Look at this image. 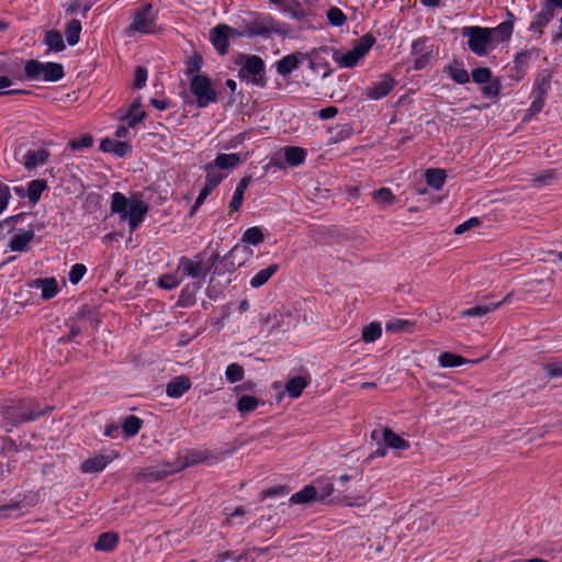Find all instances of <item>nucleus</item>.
Instances as JSON below:
<instances>
[{"label":"nucleus","mask_w":562,"mask_h":562,"mask_svg":"<svg viewBox=\"0 0 562 562\" xmlns=\"http://www.w3.org/2000/svg\"><path fill=\"white\" fill-rule=\"evenodd\" d=\"M374 43L375 37L372 34L367 33L360 40L353 42L352 48L347 53H341L338 49L331 48L333 60L340 68H352L368 54Z\"/></svg>","instance_id":"nucleus-1"},{"label":"nucleus","mask_w":562,"mask_h":562,"mask_svg":"<svg viewBox=\"0 0 562 562\" xmlns=\"http://www.w3.org/2000/svg\"><path fill=\"white\" fill-rule=\"evenodd\" d=\"M24 72L29 80H38L43 76L44 81L56 82L64 78L65 71L61 64L41 63L29 59L24 64Z\"/></svg>","instance_id":"nucleus-2"},{"label":"nucleus","mask_w":562,"mask_h":562,"mask_svg":"<svg viewBox=\"0 0 562 562\" xmlns=\"http://www.w3.org/2000/svg\"><path fill=\"white\" fill-rule=\"evenodd\" d=\"M190 90L196 98L199 108H205L217 101V93L212 88L211 79L205 75H194L191 78Z\"/></svg>","instance_id":"nucleus-3"},{"label":"nucleus","mask_w":562,"mask_h":562,"mask_svg":"<svg viewBox=\"0 0 562 562\" xmlns=\"http://www.w3.org/2000/svg\"><path fill=\"white\" fill-rule=\"evenodd\" d=\"M462 35L468 37L469 48L476 55L487 53V45L492 42V30L481 26H468L462 29Z\"/></svg>","instance_id":"nucleus-4"},{"label":"nucleus","mask_w":562,"mask_h":562,"mask_svg":"<svg viewBox=\"0 0 562 562\" xmlns=\"http://www.w3.org/2000/svg\"><path fill=\"white\" fill-rule=\"evenodd\" d=\"M151 3H145L142 8L133 14L132 23L128 26V32H138L150 34L156 29V18L151 14Z\"/></svg>","instance_id":"nucleus-5"},{"label":"nucleus","mask_w":562,"mask_h":562,"mask_svg":"<svg viewBox=\"0 0 562 562\" xmlns=\"http://www.w3.org/2000/svg\"><path fill=\"white\" fill-rule=\"evenodd\" d=\"M270 33H283L281 25L277 23L271 16L256 15L246 25V35L252 36H268Z\"/></svg>","instance_id":"nucleus-6"},{"label":"nucleus","mask_w":562,"mask_h":562,"mask_svg":"<svg viewBox=\"0 0 562 562\" xmlns=\"http://www.w3.org/2000/svg\"><path fill=\"white\" fill-rule=\"evenodd\" d=\"M265 63L256 55L247 56L245 65L239 69V77L247 79L252 77L251 82L261 88L266 87L267 79L263 75Z\"/></svg>","instance_id":"nucleus-7"},{"label":"nucleus","mask_w":562,"mask_h":562,"mask_svg":"<svg viewBox=\"0 0 562 562\" xmlns=\"http://www.w3.org/2000/svg\"><path fill=\"white\" fill-rule=\"evenodd\" d=\"M179 269L184 276L199 279V286L202 285V281H204L206 274L210 272V267H205L202 260L193 261L187 257L180 259Z\"/></svg>","instance_id":"nucleus-8"},{"label":"nucleus","mask_w":562,"mask_h":562,"mask_svg":"<svg viewBox=\"0 0 562 562\" xmlns=\"http://www.w3.org/2000/svg\"><path fill=\"white\" fill-rule=\"evenodd\" d=\"M229 32L235 30L226 24H218L210 31L211 43L221 55L227 54Z\"/></svg>","instance_id":"nucleus-9"},{"label":"nucleus","mask_w":562,"mask_h":562,"mask_svg":"<svg viewBox=\"0 0 562 562\" xmlns=\"http://www.w3.org/2000/svg\"><path fill=\"white\" fill-rule=\"evenodd\" d=\"M148 211V206L140 200H132L125 213L121 215L122 220H127L130 228L135 229Z\"/></svg>","instance_id":"nucleus-10"},{"label":"nucleus","mask_w":562,"mask_h":562,"mask_svg":"<svg viewBox=\"0 0 562 562\" xmlns=\"http://www.w3.org/2000/svg\"><path fill=\"white\" fill-rule=\"evenodd\" d=\"M175 473L171 463L157 465L155 468L142 469L136 473L138 481L155 482Z\"/></svg>","instance_id":"nucleus-11"},{"label":"nucleus","mask_w":562,"mask_h":562,"mask_svg":"<svg viewBox=\"0 0 562 562\" xmlns=\"http://www.w3.org/2000/svg\"><path fill=\"white\" fill-rule=\"evenodd\" d=\"M289 490L283 486H277L274 488L266 490L260 493L262 501L272 499L267 504L269 508H281L285 506V499L288 498Z\"/></svg>","instance_id":"nucleus-12"},{"label":"nucleus","mask_w":562,"mask_h":562,"mask_svg":"<svg viewBox=\"0 0 562 562\" xmlns=\"http://www.w3.org/2000/svg\"><path fill=\"white\" fill-rule=\"evenodd\" d=\"M116 457V453L113 456L98 454L83 461L80 469L83 473H98L103 471Z\"/></svg>","instance_id":"nucleus-13"},{"label":"nucleus","mask_w":562,"mask_h":562,"mask_svg":"<svg viewBox=\"0 0 562 562\" xmlns=\"http://www.w3.org/2000/svg\"><path fill=\"white\" fill-rule=\"evenodd\" d=\"M191 387V381L186 375L173 378L166 386V393L169 397L178 398Z\"/></svg>","instance_id":"nucleus-14"},{"label":"nucleus","mask_w":562,"mask_h":562,"mask_svg":"<svg viewBox=\"0 0 562 562\" xmlns=\"http://www.w3.org/2000/svg\"><path fill=\"white\" fill-rule=\"evenodd\" d=\"M100 149L104 153H113L117 157H125L132 151L131 145L127 142L104 138L100 143Z\"/></svg>","instance_id":"nucleus-15"},{"label":"nucleus","mask_w":562,"mask_h":562,"mask_svg":"<svg viewBox=\"0 0 562 562\" xmlns=\"http://www.w3.org/2000/svg\"><path fill=\"white\" fill-rule=\"evenodd\" d=\"M35 234L33 229L22 231L19 229L16 234H14L9 243V248L12 251L23 252L27 250V245L34 238Z\"/></svg>","instance_id":"nucleus-16"},{"label":"nucleus","mask_w":562,"mask_h":562,"mask_svg":"<svg viewBox=\"0 0 562 562\" xmlns=\"http://www.w3.org/2000/svg\"><path fill=\"white\" fill-rule=\"evenodd\" d=\"M395 85L394 79L385 77L381 81L375 82L371 88L367 89L366 95L372 100H379L390 93Z\"/></svg>","instance_id":"nucleus-17"},{"label":"nucleus","mask_w":562,"mask_h":562,"mask_svg":"<svg viewBox=\"0 0 562 562\" xmlns=\"http://www.w3.org/2000/svg\"><path fill=\"white\" fill-rule=\"evenodd\" d=\"M49 156V151L45 148H41L38 150H29L24 155V167L27 170H33L38 166L45 165Z\"/></svg>","instance_id":"nucleus-18"},{"label":"nucleus","mask_w":562,"mask_h":562,"mask_svg":"<svg viewBox=\"0 0 562 562\" xmlns=\"http://www.w3.org/2000/svg\"><path fill=\"white\" fill-rule=\"evenodd\" d=\"M282 322L283 315L278 310L269 311L267 313L261 314L260 316L261 328L267 334H270L274 329L279 328Z\"/></svg>","instance_id":"nucleus-19"},{"label":"nucleus","mask_w":562,"mask_h":562,"mask_svg":"<svg viewBox=\"0 0 562 562\" xmlns=\"http://www.w3.org/2000/svg\"><path fill=\"white\" fill-rule=\"evenodd\" d=\"M383 441L387 448L405 450L409 448V442L395 434L391 428L382 429Z\"/></svg>","instance_id":"nucleus-20"},{"label":"nucleus","mask_w":562,"mask_h":562,"mask_svg":"<svg viewBox=\"0 0 562 562\" xmlns=\"http://www.w3.org/2000/svg\"><path fill=\"white\" fill-rule=\"evenodd\" d=\"M209 458L207 452H191L188 456H186L184 459H177L173 463H171L172 469L176 472H179L183 470L184 468H188L190 465L198 464Z\"/></svg>","instance_id":"nucleus-21"},{"label":"nucleus","mask_w":562,"mask_h":562,"mask_svg":"<svg viewBox=\"0 0 562 562\" xmlns=\"http://www.w3.org/2000/svg\"><path fill=\"white\" fill-rule=\"evenodd\" d=\"M119 542V536L116 532L109 531L101 533L93 547L95 551L110 552L112 551Z\"/></svg>","instance_id":"nucleus-22"},{"label":"nucleus","mask_w":562,"mask_h":562,"mask_svg":"<svg viewBox=\"0 0 562 562\" xmlns=\"http://www.w3.org/2000/svg\"><path fill=\"white\" fill-rule=\"evenodd\" d=\"M250 182H251L250 176H246L240 179V181L238 182L236 190L234 192L233 199L229 203L231 211L235 212V211L239 210V207L241 206L243 201H244L245 191Z\"/></svg>","instance_id":"nucleus-23"},{"label":"nucleus","mask_w":562,"mask_h":562,"mask_svg":"<svg viewBox=\"0 0 562 562\" xmlns=\"http://www.w3.org/2000/svg\"><path fill=\"white\" fill-rule=\"evenodd\" d=\"M35 285L41 289L44 300H49L58 293V284L54 278L37 279Z\"/></svg>","instance_id":"nucleus-24"},{"label":"nucleus","mask_w":562,"mask_h":562,"mask_svg":"<svg viewBox=\"0 0 562 562\" xmlns=\"http://www.w3.org/2000/svg\"><path fill=\"white\" fill-rule=\"evenodd\" d=\"M317 491L313 485H306L301 491L294 493L290 498V504H307L313 499H316Z\"/></svg>","instance_id":"nucleus-25"},{"label":"nucleus","mask_w":562,"mask_h":562,"mask_svg":"<svg viewBox=\"0 0 562 562\" xmlns=\"http://www.w3.org/2000/svg\"><path fill=\"white\" fill-rule=\"evenodd\" d=\"M446 177V171L439 168H429L425 172L427 184L436 190H440L442 188Z\"/></svg>","instance_id":"nucleus-26"},{"label":"nucleus","mask_w":562,"mask_h":562,"mask_svg":"<svg viewBox=\"0 0 562 562\" xmlns=\"http://www.w3.org/2000/svg\"><path fill=\"white\" fill-rule=\"evenodd\" d=\"M240 162L238 154H218L213 162L214 168L233 169Z\"/></svg>","instance_id":"nucleus-27"},{"label":"nucleus","mask_w":562,"mask_h":562,"mask_svg":"<svg viewBox=\"0 0 562 562\" xmlns=\"http://www.w3.org/2000/svg\"><path fill=\"white\" fill-rule=\"evenodd\" d=\"M44 43L53 52H63L66 48L59 31L49 30L45 33Z\"/></svg>","instance_id":"nucleus-28"},{"label":"nucleus","mask_w":562,"mask_h":562,"mask_svg":"<svg viewBox=\"0 0 562 562\" xmlns=\"http://www.w3.org/2000/svg\"><path fill=\"white\" fill-rule=\"evenodd\" d=\"M300 60L295 54H290L277 63V71L281 76H286L297 68Z\"/></svg>","instance_id":"nucleus-29"},{"label":"nucleus","mask_w":562,"mask_h":562,"mask_svg":"<svg viewBox=\"0 0 562 562\" xmlns=\"http://www.w3.org/2000/svg\"><path fill=\"white\" fill-rule=\"evenodd\" d=\"M307 384L308 380L304 376H294L286 382L285 391L292 398H296L302 394Z\"/></svg>","instance_id":"nucleus-30"},{"label":"nucleus","mask_w":562,"mask_h":562,"mask_svg":"<svg viewBox=\"0 0 562 562\" xmlns=\"http://www.w3.org/2000/svg\"><path fill=\"white\" fill-rule=\"evenodd\" d=\"M499 306L501 303L480 304L464 310L461 315L464 317H483L484 315L494 312Z\"/></svg>","instance_id":"nucleus-31"},{"label":"nucleus","mask_w":562,"mask_h":562,"mask_svg":"<svg viewBox=\"0 0 562 562\" xmlns=\"http://www.w3.org/2000/svg\"><path fill=\"white\" fill-rule=\"evenodd\" d=\"M554 9L546 4L543 10L537 15L536 21L531 23L530 29L533 31L542 33V29L549 23V21L553 18Z\"/></svg>","instance_id":"nucleus-32"},{"label":"nucleus","mask_w":562,"mask_h":562,"mask_svg":"<svg viewBox=\"0 0 562 562\" xmlns=\"http://www.w3.org/2000/svg\"><path fill=\"white\" fill-rule=\"evenodd\" d=\"M143 426V420L135 416V415H130L127 416L123 423H122V430H123V434L126 436V437H134L135 435H137L140 430Z\"/></svg>","instance_id":"nucleus-33"},{"label":"nucleus","mask_w":562,"mask_h":562,"mask_svg":"<svg viewBox=\"0 0 562 562\" xmlns=\"http://www.w3.org/2000/svg\"><path fill=\"white\" fill-rule=\"evenodd\" d=\"M306 151L301 147L289 146L284 148V158L291 166H299L304 162Z\"/></svg>","instance_id":"nucleus-34"},{"label":"nucleus","mask_w":562,"mask_h":562,"mask_svg":"<svg viewBox=\"0 0 562 562\" xmlns=\"http://www.w3.org/2000/svg\"><path fill=\"white\" fill-rule=\"evenodd\" d=\"M81 30L82 27L79 20L72 19L69 21L65 30V35L67 43L70 46H74L79 42Z\"/></svg>","instance_id":"nucleus-35"},{"label":"nucleus","mask_w":562,"mask_h":562,"mask_svg":"<svg viewBox=\"0 0 562 562\" xmlns=\"http://www.w3.org/2000/svg\"><path fill=\"white\" fill-rule=\"evenodd\" d=\"M46 188H47V182H46V180H43V179L32 180L31 182H29V184H27L29 200L32 203H36L40 200L42 193L44 192V190Z\"/></svg>","instance_id":"nucleus-36"},{"label":"nucleus","mask_w":562,"mask_h":562,"mask_svg":"<svg viewBox=\"0 0 562 562\" xmlns=\"http://www.w3.org/2000/svg\"><path fill=\"white\" fill-rule=\"evenodd\" d=\"M277 265H270L266 269L260 270L251 278L250 285L252 288H260L277 272Z\"/></svg>","instance_id":"nucleus-37"},{"label":"nucleus","mask_w":562,"mask_h":562,"mask_svg":"<svg viewBox=\"0 0 562 562\" xmlns=\"http://www.w3.org/2000/svg\"><path fill=\"white\" fill-rule=\"evenodd\" d=\"M555 180V172L552 169L542 170L532 175L531 184L533 187H547Z\"/></svg>","instance_id":"nucleus-38"},{"label":"nucleus","mask_w":562,"mask_h":562,"mask_svg":"<svg viewBox=\"0 0 562 562\" xmlns=\"http://www.w3.org/2000/svg\"><path fill=\"white\" fill-rule=\"evenodd\" d=\"M260 401L257 397L250 395H243L236 402V408L240 414H247L255 411Z\"/></svg>","instance_id":"nucleus-39"},{"label":"nucleus","mask_w":562,"mask_h":562,"mask_svg":"<svg viewBox=\"0 0 562 562\" xmlns=\"http://www.w3.org/2000/svg\"><path fill=\"white\" fill-rule=\"evenodd\" d=\"M439 366L442 368H454L467 362V360L452 352H442L438 358Z\"/></svg>","instance_id":"nucleus-40"},{"label":"nucleus","mask_w":562,"mask_h":562,"mask_svg":"<svg viewBox=\"0 0 562 562\" xmlns=\"http://www.w3.org/2000/svg\"><path fill=\"white\" fill-rule=\"evenodd\" d=\"M382 334V327L379 323H370L369 325L364 326L361 334V339L364 342H373L378 338H380Z\"/></svg>","instance_id":"nucleus-41"},{"label":"nucleus","mask_w":562,"mask_h":562,"mask_svg":"<svg viewBox=\"0 0 562 562\" xmlns=\"http://www.w3.org/2000/svg\"><path fill=\"white\" fill-rule=\"evenodd\" d=\"M281 9L297 20H303L306 16L297 0H283Z\"/></svg>","instance_id":"nucleus-42"},{"label":"nucleus","mask_w":562,"mask_h":562,"mask_svg":"<svg viewBox=\"0 0 562 562\" xmlns=\"http://www.w3.org/2000/svg\"><path fill=\"white\" fill-rule=\"evenodd\" d=\"M326 18L328 20V23L334 27H340L347 21L346 14L337 7L329 8L326 11Z\"/></svg>","instance_id":"nucleus-43"},{"label":"nucleus","mask_w":562,"mask_h":562,"mask_svg":"<svg viewBox=\"0 0 562 562\" xmlns=\"http://www.w3.org/2000/svg\"><path fill=\"white\" fill-rule=\"evenodd\" d=\"M544 83H546V79H543L542 85H540L538 87V95L532 101V103L528 110L529 116H532V115L539 113L544 105V100H546V94H547Z\"/></svg>","instance_id":"nucleus-44"},{"label":"nucleus","mask_w":562,"mask_h":562,"mask_svg":"<svg viewBox=\"0 0 562 562\" xmlns=\"http://www.w3.org/2000/svg\"><path fill=\"white\" fill-rule=\"evenodd\" d=\"M265 239L261 228L254 226L245 231L241 236V241L250 245H258Z\"/></svg>","instance_id":"nucleus-45"},{"label":"nucleus","mask_w":562,"mask_h":562,"mask_svg":"<svg viewBox=\"0 0 562 562\" xmlns=\"http://www.w3.org/2000/svg\"><path fill=\"white\" fill-rule=\"evenodd\" d=\"M445 70L449 74L451 79L459 85L467 83L470 80L469 72L463 68H459L458 66L448 65Z\"/></svg>","instance_id":"nucleus-46"},{"label":"nucleus","mask_w":562,"mask_h":562,"mask_svg":"<svg viewBox=\"0 0 562 562\" xmlns=\"http://www.w3.org/2000/svg\"><path fill=\"white\" fill-rule=\"evenodd\" d=\"M128 205H130V202L127 201L126 196L123 193L115 192L112 195L111 211L113 213H119V214L123 215L125 213V211L127 210Z\"/></svg>","instance_id":"nucleus-47"},{"label":"nucleus","mask_w":562,"mask_h":562,"mask_svg":"<svg viewBox=\"0 0 562 562\" xmlns=\"http://www.w3.org/2000/svg\"><path fill=\"white\" fill-rule=\"evenodd\" d=\"M206 171V182L204 186L210 188L211 190H214L224 179V175L216 172L215 168L212 164H207L205 166Z\"/></svg>","instance_id":"nucleus-48"},{"label":"nucleus","mask_w":562,"mask_h":562,"mask_svg":"<svg viewBox=\"0 0 562 562\" xmlns=\"http://www.w3.org/2000/svg\"><path fill=\"white\" fill-rule=\"evenodd\" d=\"M373 199L376 203L382 205H390L395 201V196L392 191L387 188H381L373 191Z\"/></svg>","instance_id":"nucleus-49"},{"label":"nucleus","mask_w":562,"mask_h":562,"mask_svg":"<svg viewBox=\"0 0 562 562\" xmlns=\"http://www.w3.org/2000/svg\"><path fill=\"white\" fill-rule=\"evenodd\" d=\"M21 503L18 501L10 502L9 504L0 506V519L19 516L21 510Z\"/></svg>","instance_id":"nucleus-50"},{"label":"nucleus","mask_w":562,"mask_h":562,"mask_svg":"<svg viewBox=\"0 0 562 562\" xmlns=\"http://www.w3.org/2000/svg\"><path fill=\"white\" fill-rule=\"evenodd\" d=\"M225 376L231 383L241 381L244 378V369L237 363L227 366Z\"/></svg>","instance_id":"nucleus-51"},{"label":"nucleus","mask_w":562,"mask_h":562,"mask_svg":"<svg viewBox=\"0 0 562 562\" xmlns=\"http://www.w3.org/2000/svg\"><path fill=\"white\" fill-rule=\"evenodd\" d=\"M471 76L473 81L479 85L487 83L492 79V71L487 67H479L472 70Z\"/></svg>","instance_id":"nucleus-52"},{"label":"nucleus","mask_w":562,"mask_h":562,"mask_svg":"<svg viewBox=\"0 0 562 562\" xmlns=\"http://www.w3.org/2000/svg\"><path fill=\"white\" fill-rule=\"evenodd\" d=\"M413 324L405 319H394L386 324L387 331L401 333L405 330H411Z\"/></svg>","instance_id":"nucleus-53"},{"label":"nucleus","mask_w":562,"mask_h":562,"mask_svg":"<svg viewBox=\"0 0 562 562\" xmlns=\"http://www.w3.org/2000/svg\"><path fill=\"white\" fill-rule=\"evenodd\" d=\"M92 144H93L92 136L89 134H86V135H82L80 138L71 139L68 145L72 150H79L81 148H88V147L92 146Z\"/></svg>","instance_id":"nucleus-54"},{"label":"nucleus","mask_w":562,"mask_h":562,"mask_svg":"<svg viewBox=\"0 0 562 562\" xmlns=\"http://www.w3.org/2000/svg\"><path fill=\"white\" fill-rule=\"evenodd\" d=\"M495 33L501 41H508L513 33V23L503 22L496 29L492 30V34Z\"/></svg>","instance_id":"nucleus-55"},{"label":"nucleus","mask_w":562,"mask_h":562,"mask_svg":"<svg viewBox=\"0 0 562 562\" xmlns=\"http://www.w3.org/2000/svg\"><path fill=\"white\" fill-rule=\"evenodd\" d=\"M86 271H87V269H86L85 265H82V263L74 265L69 272V281L72 284H77L82 279Z\"/></svg>","instance_id":"nucleus-56"},{"label":"nucleus","mask_w":562,"mask_h":562,"mask_svg":"<svg viewBox=\"0 0 562 562\" xmlns=\"http://www.w3.org/2000/svg\"><path fill=\"white\" fill-rule=\"evenodd\" d=\"M317 499L324 502L328 496H330L334 492V485L329 482H321L317 487Z\"/></svg>","instance_id":"nucleus-57"},{"label":"nucleus","mask_w":562,"mask_h":562,"mask_svg":"<svg viewBox=\"0 0 562 562\" xmlns=\"http://www.w3.org/2000/svg\"><path fill=\"white\" fill-rule=\"evenodd\" d=\"M481 224V221L477 217H471L468 221L463 222L462 224L458 225L453 233L456 235H461L474 227H477Z\"/></svg>","instance_id":"nucleus-58"},{"label":"nucleus","mask_w":562,"mask_h":562,"mask_svg":"<svg viewBox=\"0 0 562 562\" xmlns=\"http://www.w3.org/2000/svg\"><path fill=\"white\" fill-rule=\"evenodd\" d=\"M146 80H147V69L143 66H137L135 69L133 86L137 89H140L145 86Z\"/></svg>","instance_id":"nucleus-59"},{"label":"nucleus","mask_w":562,"mask_h":562,"mask_svg":"<svg viewBox=\"0 0 562 562\" xmlns=\"http://www.w3.org/2000/svg\"><path fill=\"white\" fill-rule=\"evenodd\" d=\"M501 81L498 79H491L490 85L485 86L483 88V94L487 98H494L497 97L501 92Z\"/></svg>","instance_id":"nucleus-60"},{"label":"nucleus","mask_w":562,"mask_h":562,"mask_svg":"<svg viewBox=\"0 0 562 562\" xmlns=\"http://www.w3.org/2000/svg\"><path fill=\"white\" fill-rule=\"evenodd\" d=\"M202 57L199 54H194L188 60V75H199L201 69Z\"/></svg>","instance_id":"nucleus-61"},{"label":"nucleus","mask_w":562,"mask_h":562,"mask_svg":"<svg viewBox=\"0 0 562 562\" xmlns=\"http://www.w3.org/2000/svg\"><path fill=\"white\" fill-rule=\"evenodd\" d=\"M531 55H536L537 56V52L536 50H530V52L526 50V52L517 53L516 56H515L516 68L519 70L525 65H527L528 59L531 57Z\"/></svg>","instance_id":"nucleus-62"},{"label":"nucleus","mask_w":562,"mask_h":562,"mask_svg":"<svg viewBox=\"0 0 562 562\" xmlns=\"http://www.w3.org/2000/svg\"><path fill=\"white\" fill-rule=\"evenodd\" d=\"M179 282L171 274H165L159 278L158 285L165 290H172L177 288Z\"/></svg>","instance_id":"nucleus-63"},{"label":"nucleus","mask_w":562,"mask_h":562,"mask_svg":"<svg viewBox=\"0 0 562 562\" xmlns=\"http://www.w3.org/2000/svg\"><path fill=\"white\" fill-rule=\"evenodd\" d=\"M544 370L548 376L558 378L562 376V364L561 363H548L544 364Z\"/></svg>","instance_id":"nucleus-64"}]
</instances>
